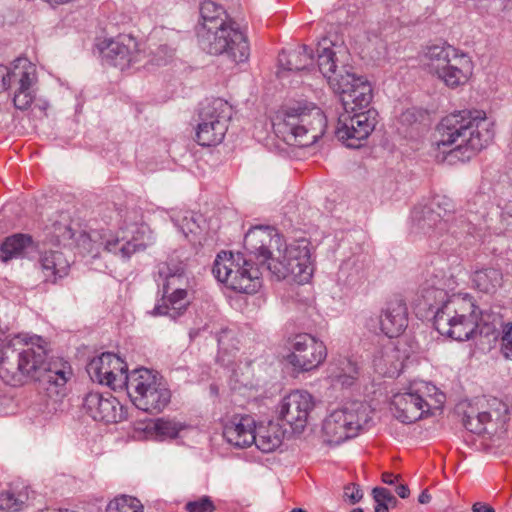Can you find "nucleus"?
Segmentation results:
<instances>
[{"instance_id": "1", "label": "nucleus", "mask_w": 512, "mask_h": 512, "mask_svg": "<svg viewBox=\"0 0 512 512\" xmlns=\"http://www.w3.org/2000/svg\"><path fill=\"white\" fill-rule=\"evenodd\" d=\"M493 127L482 110L446 115L435 129V158L448 165L468 162L492 141Z\"/></svg>"}, {"instance_id": "2", "label": "nucleus", "mask_w": 512, "mask_h": 512, "mask_svg": "<svg viewBox=\"0 0 512 512\" xmlns=\"http://www.w3.org/2000/svg\"><path fill=\"white\" fill-rule=\"evenodd\" d=\"M11 349L0 360V377L9 385L19 386L28 380L44 381L50 386L63 387L71 367L62 363L60 368L47 362L45 340L37 335L18 334L11 342Z\"/></svg>"}, {"instance_id": "3", "label": "nucleus", "mask_w": 512, "mask_h": 512, "mask_svg": "<svg viewBox=\"0 0 512 512\" xmlns=\"http://www.w3.org/2000/svg\"><path fill=\"white\" fill-rule=\"evenodd\" d=\"M271 124L275 134L286 143L308 147L325 134L327 117L314 103L296 101L277 110Z\"/></svg>"}, {"instance_id": "4", "label": "nucleus", "mask_w": 512, "mask_h": 512, "mask_svg": "<svg viewBox=\"0 0 512 512\" xmlns=\"http://www.w3.org/2000/svg\"><path fill=\"white\" fill-rule=\"evenodd\" d=\"M433 324L439 334L456 341H467L478 335L489 336L494 332V326L468 295L449 297L436 309Z\"/></svg>"}, {"instance_id": "5", "label": "nucleus", "mask_w": 512, "mask_h": 512, "mask_svg": "<svg viewBox=\"0 0 512 512\" xmlns=\"http://www.w3.org/2000/svg\"><path fill=\"white\" fill-rule=\"evenodd\" d=\"M445 400V394L435 385L415 381L404 391L392 396L389 410L398 421L411 424L441 411Z\"/></svg>"}, {"instance_id": "6", "label": "nucleus", "mask_w": 512, "mask_h": 512, "mask_svg": "<svg viewBox=\"0 0 512 512\" xmlns=\"http://www.w3.org/2000/svg\"><path fill=\"white\" fill-rule=\"evenodd\" d=\"M424 65L431 76L452 90L464 87L470 81L474 68L468 54L446 43L428 46Z\"/></svg>"}, {"instance_id": "7", "label": "nucleus", "mask_w": 512, "mask_h": 512, "mask_svg": "<svg viewBox=\"0 0 512 512\" xmlns=\"http://www.w3.org/2000/svg\"><path fill=\"white\" fill-rule=\"evenodd\" d=\"M373 410L362 401H349L323 421L322 438L328 445H340L355 438L372 420Z\"/></svg>"}, {"instance_id": "8", "label": "nucleus", "mask_w": 512, "mask_h": 512, "mask_svg": "<svg viewBox=\"0 0 512 512\" xmlns=\"http://www.w3.org/2000/svg\"><path fill=\"white\" fill-rule=\"evenodd\" d=\"M212 273L219 282L238 293L254 294L262 286L260 269L241 253L219 252Z\"/></svg>"}, {"instance_id": "9", "label": "nucleus", "mask_w": 512, "mask_h": 512, "mask_svg": "<svg viewBox=\"0 0 512 512\" xmlns=\"http://www.w3.org/2000/svg\"><path fill=\"white\" fill-rule=\"evenodd\" d=\"M267 269L277 280L290 277L299 284L308 282L314 271L309 241L300 239L288 245L281 242Z\"/></svg>"}, {"instance_id": "10", "label": "nucleus", "mask_w": 512, "mask_h": 512, "mask_svg": "<svg viewBox=\"0 0 512 512\" xmlns=\"http://www.w3.org/2000/svg\"><path fill=\"white\" fill-rule=\"evenodd\" d=\"M197 37L202 50L211 55L226 54L235 63L245 62L249 58L248 40L232 20L217 28L198 32Z\"/></svg>"}, {"instance_id": "11", "label": "nucleus", "mask_w": 512, "mask_h": 512, "mask_svg": "<svg viewBox=\"0 0 512 512\" xmlns=\"http://www.w3.org/2000/svg\"><path fill=\"white\" fill-rule=\"evenodd\" d=\"M159 276L164 279L162 303L154 308L155 315L176 318L190 304L189 279L182 268L172 271L164 263L159 266Z\"/></svg>"}, {"instance_id": "12", "label": "nucleus", "mask_w": 512, "mask_h": 512, "mask_svg": "<svg viewBox=\"0 0 512 512\" xmlns=\"http://www.w3.org/2000/svg\"><path fill=\"white\" fill-rule=\"evenodd\" d=\"M232 108L221 98H216L200 108L195 140L203 147L220 144L228 129Z\"/></svg>"}, {"instance_id": "13", "label": "nucleus", "mask_w": 512, "mask_h": 512, "mask_svg": "<svg viewBox=\"0 0 512 512\" xmlns=\"http://www.w3.org/2000/svg\"><path fill=\"white\" fill-rule=\"evenodd\" d=\"M288 349L285 360L297 373L318 369L328 355L325 343L309 333H299L289 338Z\"/></svg>"}, {"instance_id": "14", "label": "nucleus", "mask_w": 512, "mask_h": 512, "mask_svg": "<svg viewBox=\"0 0 512 512\" xmlns=\"http://www.w3.org/2000/svg\"><path fill=\"white\" fill-rule=\"evenodd\" d=\"M140 227L132 225L130 231L132 234H139ZM98 233H81L77 239V248L79 253L82 255H90L91 257H97L100 254L101 248L108 252L120 255L123 259H129L131 255L139 250L145 249L146 245L139 241V238L135 235L130 240L126 236H116L104 238L101 242L98 240Z\"/></svg>"}, {"instance_id": "15", "label": "nucleus", "mask_w": 512, "mask_h": 512, "mask_svg": "<svg viewBox=\"0 0 512 512\" xmlns=\"http://www.w3.org/2000/svg\"><path fill=\"white\" fill-rule=\"evenodd\" d=\"M378 122V112L368 109L342 113L336 126V137L345 146L359 148L367 140Z\"/></svg>"}, {"instance_id": "16", "label": "nucleus", "mask_w": 512, "mask_h": 512, "mask_svg": "<svg viewBox=\"0 0 512 512\" xmlns=\"http://www.w3.org/2000/svg\"><path fill=\"white\" fill-rule=\"evenodd\" d=\"M315 399L303 389H295L285 395L276 408L277 418L291 428L293 433H302L308 425Z\"/></svg>"}, {"instance_id": "17", "label": "nucleus", "mask_w": 512, "mask_h": 512, "mask_svg": "<svg viewBox=\"0 0 512 512\" xmlns=\"http://www.w3.org/2000/svg\"><path fill=\"white\" fill-rule=\"evenodd\" d=\"M96 46L103 58L120 70L141 62L144 56L140 42L130 34L100 39Z\"/></svg>"}, {"instance_id": "18", "label": "nucleus", "mask_w": 512, "mask_h": 512, "mask_svg": "<svg viewBox=\"0 0 512 512\" xmlns=\"http://www.w3.org/2000/svg\"><path fill=\"white\" fill-rule=\"evenodd\" d=\"M345 68V66H343ZM340 80H332L331 88L340 95L345 112H359L371 109L372 86L361 76H356L344 69Z\"/></svg>"}, {"instance_id": "19", "label": "nucleus", "mask_w": 512, "mask_h": 512, "mask_svg": "<svg viewBox=\"0 0 512 512\" xmlns=\"http://www.w3.org/2000/svg\"><path fill=\"white\" fill-rule=\"evenodd\" d=\"M87 372L93 381L107 385L115 391L123 390L128 366L117 354L105 352L90 361Z\"/></svg>"}, {"instance_id": "20", "label": "nucleus", "mask_w": 512, "mask_h": 512, "mask_svg": "<svg viewBox=\"0 0 512 512\" xmlns=\"http://www.w3.org/2000/svg\"><path fill=\"white\" fill-rule=\"evenodd\" d=\"M508 420L507 404L497 398H492L488 401L486 410L476 412L471 409L467 412L463 418V425L469 432L482 435L504 428Z\"/></svg>"}, {"instance_id": "21", "label": "nucleus", "mask_w": 512, "mask_h": 512, "mask_svg": "<svg viewBox=\"0 0 512 512\" xmlns=\"http://www.w3.org/2000/svg\"><path fill=\"white\" fill-rule=\"evenodd\" d=\"M82 408L94 421L105 424L119 423L127 417L124 406L110 393L89 392L83 399Z\"/></svg>"}, {"instance_id": "22", "label": "nucleus", "mask_w": 512, "mask_h": 512, "mask_svg": "<svg viewBox=\"0 0 512 512\" xmlns=\"http://www.w3.org/2000/svg\"><path fill=\"white\" fill-rule=\"evenodd\" d=\"M281 242H283L282 237L274 227L269 225L253 226L244 237L245 249L267 266Z\"/></svg>"}, {"instance_id": "23", "label": "nucleus", "mask_w": 512, "mask_h": 512, "mask_svg": "<svg viewBox=\"0 0 512 512\" xmlns=\"http://www.w3.org/2000/svg\"><path fill=\"white\" fill-rule=\"evenodd\" d=\"M434 207L423 208L421 210L414 209L412 213L413 221L416 223L417 228L429 232L430 236L441 233L448 228L450 214L453 212L452 203L446 198H436L432 206Z\"/></svg>"}, {"instance_id": "24", "label": "nucleus", "mask_w": 512, "mask_h": 512, "mask_svg": "<svg viewBox=\"0 0 512 512\" xmlns=\"http://www.w3.org/2000/svg\"><path fill=\"white\" fill-rule=\"evenodd\" d=\"M410 351L403 340L390 341L375 355L373 366L375 371L383 376L396 377L409 358Z\"/></svg>"}, {"instance_id": "25", "label": "nucleus", "mask_w": 512, "mask_h": 512, "mask_svg": "<svg viewBox=\"0 0 512 512\" xmlns=\"http://www.w3.org/2000/svg\"><path fill=\"white\" fill-rule=\"evenodd\" d=\"M256 422L250 415H235L223 429V437L235 448H250L255 445L260 448L256 440Z\"/></svg>"}, {"instance_id": "26", "label": "nucleus", "mask_w": 512, "mask_h": 512, "mask_svg": "<svg viewBox=\"0 0 512 512\" xmlns=\"http://www.w3.org/2000/svg\"><path fill=\"white\" fill-rule=\"evenodd\" d=\"M408 326V309L400 296L391 298L380 315V329L389 338L399 337Z\"/></svg>"}, {"instance_id": "27", "label": "nucleus", "mask_w": 512, "mask_h": 512, "mask_svg": "<svg viewBox=\"0 0 512 512\" xmlns=\"http://www.w3.org/2000/svg\"><path fill=\"white\" fill-rule=\"evenodd\" d=\"M347 51L341 44L334 43L331 39L324 37L317 45V63L319 71L327 79L331 86L332 80H340L341 73L337 72L338 64L343 62Z\"/></svg>"}, {"instance_id": "28", "label": "nucleus", "mask_w": 512, "mask_h": 512, "mask_svg": "<svg viewBox=\"0 0 512 512\" xmlns=\"http://www.w3.org/2000/svg\"><path fill=\"white\" fill-rule=\"evenodd\" d=\"M359 377L357 364L349 359H341L328 368L327 379L335 390L349 389L356 384Z\"/></svg>"}, {"instance_id": "29", "label": "nucleus", "mask_w": 512, "mask_h": 512, "mask_svg": "<svg viewBox=\"0 0 512 512\" xmlns=\"http://www.w3.org/2000/svg\"><path fill=\"white\" fill-rule=\"evenodd\" d=\"M45 282L56 283L68 275L70 262L62 251H45L39 259Z\"/></svg>"}, {"instance_id": "30", "label": "nucleus", "mask_w": 512, "mask_h": 512, "mask_svg": "<svg viewBox=\"0 0 512 512\" xmlns=\"http://www.w3.org/2000/svg\"><path fill=\"white\" fill-rule=\"evenodd\" d=\"M170 399V390L158 381L146 393L138 396L137 402L134 405L140 410L156 414L164 410V408L169 404Z\"/></svg>"}, {"instance_id": "31", "label": "nucleus", "mask_w": 512, "mask_h": 512, "mask_svg": "<svg viewBox=\"0 0 512 512\" xmlns=\"http://www.w3.org/2000/svg\"><path fill=\"white\" fill-rule=\"evenodd\" d=\"M159 381L156 374L146 368H139L127 374L124 389L135 404L137 397L146 393Z\"/></svg>"}, {"instance_id": "32", "label": "nucleus", "mask_w": 512, "mask_h": 512, "mask_svg": "<svg viewBox=\"0 0 512 512\" xmlns=\"http://www.w3.org/2000/svg\"><path fill=\"white\" fill-rule=\"evenodd\" d=\"M33 244L28 234L17 233L6 237L0 247V260L6 263L14 258H23L33 248Z\"/></svg>"}, {"instance_id": "33", "label": "nucleus", "mask_w": 512, "mask_h": 512, "mask_svg": "<svg viewBox=\"0 0 512 512\" xmlns=\"http://www.w3.org/2000/svg\"><path fill=\"white\" fill-rule=\"evenodd\" d=\"M279 66L287 71H302L313 65L312 50L306 45L294 50H283L278 56Z\"/></svg>"}, {"instance_id": "34", "label": "nucleus", "mask_w": 512, "mask_h": 512, "mask_svg": "<svg viewBox=\"0 0 512 512\" xmlns=\"http://www.w3.org/2000/svg\"><path fill=\"white\" fill-rule=\"evenodd\" d=\"M231 21L224 8L213 1H204L200 6V21L196 32L224 25V22Z\"/></svg>"}, {"instance_id": "35", "label": "nucleus", "mask_w": 512, "mask_h": 512, "mask_svg": "<svg viewBox=\"0 0 512 512\" xmlns=\"http://www.w3.org/2000/svg\"><path fill=\"white\" fill-rule=\"evenodd\" d=\"M36 81V66L27 58H17L9 67V87L33 85Z\"/></svg>"}, {"instance_id": "36", "label": "nucleus", "mask_w": 512, "mask_h": 512, "mask_svg": "<svg viewBox=\"0 0 512 512\" xmlns=\"http://www.w3.org/2000/svg\"><path fill=\"white\" fill-rule=\"evenodd\" d=\"M33 491L29 487L0 491V512H18L24 509Z\"/></svg>"}, {"instance_id": "37", "label": "nucleus", "mask_w": 512, "mask_h": 512, "mask_svg": "<svg viewBox=\"0 0 512 512\" xmlns=\"http://www.w3.org/2000/svg\"><path fill=\"white\" fill-rule=\"evenodd\" d=\"M186 426L180 422L159 418L146 426V430L158 441L177 438Z\"/></svg>"}, {"instance_id": "38", "label": "nucleus", "mask_w": 512, "mask_h": 512, "mask_svg": "<svg viewBox=\"0 0 512 512\" xmlns=\"http://www.w3.org/2000/svg\"><path fill=\"white\" fill-rule=\"evenodd\" d=\"M503 275L497 268H485L475 271L473 282L476 287L485 293H493L502 284Z\"/></svg>"}, {"instance_id": "39", "label": "nucleus", "mask_w": 512, "mask_h": 512, "mask_svg": "<svg viewBox=\"0 0 512 512\" xmlns=\"http://www.w3.org/2000/svg\"><path fill=\"white\" fill-rule=\"evenodd\" d=\"M106 512H143V506L138 499L122 495L110 501Z\"/></svg>"}, {"instance_id": "40", "label": "nucleus", "mask_w": 512, "mask_h": 512, "mask_svg": "<svg viewBox=\"0 0 512 512\" xmlns=\"http://www.w3.org/2000/svg\"><path fill=\"white\" fill-rule=\"evenodd\" d=\"M49 242L55 245L66 246L74 237L72 228L68 223H54L48 232Z\"/></svg>"}, {"instance_id": "41", "label": "nucleus", "mask_w": 512, "mask_h": 512, "mask_svg": "<svg viewBox=\"0 0 512 512\" xmlns=\"http://www.w3.org/2000/svg\"><path fill=\"white\" fill-rule=\"evenodd\" d=\"M422 298L426 305L433 309L438 303L441 305L447 300V293L443 288H436L434 284L426 283L421 291Z\"/></svg>"}, {"instance_id": "42", "label": "nucleus", "mask_w": 512, "mask_h": 512, "mask_svg": "<svg viewBox=\"0 0 512 512\" xmlns=\"http://www.w3.org/2000/svg\"><path fill=\"white\" fill-rule=\"evenodd\" d=\"M372 494L376 503L375 508L386 507L389 512L391 508H395L397 506L398 500L395 498L392 491L387 488L375 487L372 490Z\"/></svg>"}, {"instance_id": "43", "label": "nucleus", "mask_w": 512, "mask_h": 512, "mask_svg": "<svg viewBox=\"0 0 512 512\" xmlns=\"http://www.w3.org/2000/svg\"><path fill=\"white\" fill-rule=\"evenodd\" d=\"M500 344L503 356L512 360V318L501 324Z\"/></svg>"}, {"instance_id": "44", "label": "nucleus", "mask_w": 512, "mask_h": 512, "mask_svg": "<svg viewBox=\"0 0 512 512\" xmlns=\"http://www.w3.org/2000/svg\"><path fill=\"white\" fill-rule=\"evenodd\" d=\"M34 100V94L32 91V85L24 87H17L14 93V106L17 109L25 110L32 104Z\"/></svg>"}, {"instance_id": "45", "label": "nucleus", "mask_w": 512, "mask_h": 512, "mask_svg": "<svg viewBox=\"0 0 512 512\" xmlns=\"http://www.w3.org/2000/svg\"><path fill=\"white\" fill-rule=\"evenodd\" d=\"M186 512H214L215 505L209 496H202L185 505Z\"/></svg>"}, {"instance_id": "46", "label": "nucleus", "mask_w": 512, "mask_h": 512, "mask_svg": "<svg viewBox=\"0 0 512 512\" xmlns=\"http://www.w3.org/2000/svg\"><path fill=\"white\" fill-rule=\"evenodd\" d=\"M9 88V67L0 64V92Z\"/></svg>"}, {"instance_id": "47", "label": "nucleus", "mask_w": 512, "mask_h": 512, "mask_svg": "<svg viewBox=\"0 0 512 512\" xmlns=\"http://www.w3.org/2000/svg\"><path fill=\"white\" fill-rule=\"evenodd\" d=\"M183 222H186V223H183L182 225H180V228L186 236L188 235V233L194 232L195 222L193 221L192 218L188 219V217L185 216L183 218Z\"/></svg>"}, {"instance_id": "48", "label": "nucleus", "mask_w": 512, "mask_h": 512, "mask_svg": "<svg viewBox=\"0 0 512 512\" xmlns=\"http://www.w3.org/2000/svg\"><path fill=\"white\" fill-rule=\"evenodd\" d=\"M394 486H395L394 491L400 498L405 499L410 495V490L407 485L402 484V483H399V484L395 483Z\"/></svg>"}, {"instance_id": "49", "label": "nucleus", "mask_w": 512, "mask_h": 512, "mask_svg": "<svg viewBox=\"0 0 512 512\" xmlns=\"http://www.w3.org/2000/svg\"><path fill=\"white\" fill-rule=\"evenodd\" d=\"M472 512H495V510L488 504L476 502L472 506Z\"/></svg>"}, {"instance_id": "50", "label": "nucleus", "mask_w": 512, "mask_h": 512, "mask_svg": "<svg viewBox=\"0 0 512 512\" xmlns=\"http://www.w3.org/2000/svg\"><path fill=\"white\" fill-rule=\"evenodd\" d=\"M12 404V399L0 396V415L8 414V408Z\"/></svg>"}, {"instance_id": "51", "label": "nucleus", "mask_w": 512, "mask_h": 512, "mask_svg": "<svg viewBox=\"0 0 512 512\" xmlns=\"http://www.w3.org/2000/svg\"><path fill=\"white\" fill-rule=\"evenodd\" d=\"M231 333L232 331L230 329H224L221 331L218 337V343L221 348H225L226 342L229 339Z\"/></svg>"}, {"instance_id": "52", "label": "nucleus", "mask_w": 512, "mask_h": 512, "mask_svg": "<svg viewBox=\"0 0 512 512\" xmlns=\"http://www.w3.org/2000/svg\"><path fill=\"white\" fill-rule=\"evenodd\" d=\"M398 475H393L392 473H389V472H384L382 474V481L384 483H386L387 485H394L396 483V481L398 480Z\"/></svg>"}, {"instance_id": "53", "label": "nucleus", "mask_w": 512, "mask_h": 512, "mask_svg": "<svg viewBox=\"0 0 512 512\" xmlns=\"http://www.w3.org/2000/svg\"><path fill=\"white\" fill-rule=\"evenodd\" d=\"M347 490H349V488H347ZM346 495L352 500L353 503L358 502L363 496L361 490L359 489H356V491L352 492L351 494H348V491H346Z\"/></svg>"}, {"instance_id": "54", "label": "nucleus", "mask_w": 512, "mask_h": 512, "mask_svg": "<svg viewBox=\"0 0 512 512\" xmlns=\"http://www.w3.org/2000/svg\"><path fill=\"white\" fill-rule=\"evenodd\" d=\"M431 501V495L427 490L422 491V493L418 497V502L420 504H427Z\"/></svg>"}, {"instance_id": "55", "label": "nucleus", "mask_w": 512, "mask_h": 512, "mask_svg": "<svg viewBox=\"0 0 512 512\" xmlns=\"http://www.w3.org/2000/svg\"><path fill=\"white\" fill-rule=\"evenodd\" d=\"M291 512H306V511L301 508H294L291 510Z\"/></svg>"}, {"instance_id": "56", "label": "nucleus", "mask_w": 512, "mask_h": 512, "mask_svg": "<svg viewBox=\"0 0 512 512\" xmlns=\"http://www.w3.org/2000/svg\"><path fill=\"white\" fill-rule=\"evenodd\" d=\"M262 452H271L272 450L271 449H268V450H261Z\"/></svg>"}, {"instance_id": "57", "label": "nucleus", "mask_w": 512, "mask_h": 512, "mask_svg": "<svg viewBox=\"0 0 512 512\" xmlns=\"http://www.w3.org/2000/svg\"><path fill=\"white\" fill-rule=\"evenodd\" d=\"M354 512H362L361 509L354 510Z\"/></svg>"}]
</instances>
